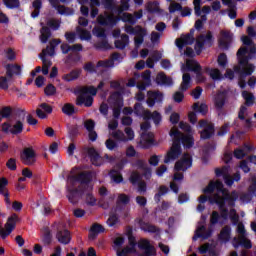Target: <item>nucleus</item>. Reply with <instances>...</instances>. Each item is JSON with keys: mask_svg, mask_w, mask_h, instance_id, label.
Instances as JSON below:
<instances>
[{"mask_svg": "<svg viewBox=\"0 0 256 256\" xmlns=\"http://www.w3.org/2000/svg\"><path fill=\"white\" fill-rule=\"evenodd\" d=\"M216 191V193L213 195V197H209V201H212L216 205H218L221 216L224 219H227L229 215V209L225 208V201H228L229 205L233 207L235 205V199L231 196L228 189H225V186H223V182L216 180H211L207 187L203 189V193L205 195H209Z\"/></svg>", "mask_w": 256, "mask_h": 256, "instance_id": "f257e3e1", "label": "nucleus"}, {"mask_svg": "<svg viewBox=\"0 0 256 256\" xmlns=\"http://www.w3.org/2000/svg\"><path fill=\"white\" fill-rule=\"evenodd\" d=\"M170 137L172 138L173 143L164 157V163L166 164L177 161V159L181 157V153H183L181 144H183V147H185V149H191V147L195 145V140L193 139V136L185 135L175 127L170 130Z\"/></svg>", "mask_w": 256, "mask_h": 256, "instance_id": "f03ea898", "label": "nucleus"}, {"mask_svg": "<svg viewBox=\"0 0 256 256\" xmlns=\"http://www.w3.org/2000/svg\"><path fill=\"white\" fill-rule=\"evenodd\" d=\"M103 87H105V82L101 81L97 88L89 86L78 89L76 92L78 93L76 105H78V107H81L82 105L85 107H91L93 105V97L97 95V89L101 90Z\"/></svg>", "mask_w": 256, "mask_h": 256, "instance_id": "7ed1b4c3", "label": "nucleus"}, {"mask_svg": "<svg viewBox=\"0 0 256 256\" xmlns=\"http://www.w3.org/2000/svg\"><path fill=\"white\" fill-rule=\"evenodd\" d=\"M68 181L71 185H75V183H80V186L75 189H86L87 191H93V185H91V181H93V173L91 171H82L76 175L68 176Z\"/></svg>", "mask_w": 256, "mask_h": 256, "instance_id": "20e7f679", "label": "nucleus"}, {"mask_svg": "<svg viewBox=\"0 0 256 256\" xmlns=\"http://www.w3.org/2000/svg\"><path fill=\"white\" fill-rule=\"evenodd\" d=\"M124 29L128 35H136V37H134L135 47H141V45H143V41H145V37L147 36V29L141 27V25H136L135 27L125 25Z\"/></svg>", "mask_w": 256, "mask_h": 256, "instance_id": "39448f33", "label": "nucleus"}, {"mask_svg": "<svg viewBox=\"0 0 256 256\" xmlns=\"http://www.w3.org/2000/svg\"><path fill=\"white\" fill-rule=\"evenodd\" d=\"M213 32L208 31L206 34H200L196 37V43L194 49L196 51V55H201L203 53V49L205 47H213Z\"/></svg>", "mask_w": 256, "mask_h": 256, "instance_id": "423d86ee", "label": "nucleus"}, {"mask_svg": "<svg viewBox=\"0 0 256 256\" xmlns=\"http://www.w3.org/2000/svg\"><path fill=\"white\" fill-rule=\"evenodd\" d=\"M215 175L216 177H223L224 183L227 185V187H232L235 181H241V173L236 172L235 174H233V176H231V174H229V166L216 168Z\"/></svg>", "mask_w": 256, "mask_h": 256, "instance_id": "0eeeda50", "label": "nucleus"}, {"mask_svg": "<svg viewBox=\"0 0 256 256\" xmlns=\"http://www.w3.org/2000/svg\"><path fill=\"white\" fill-rule=\"evenodd\" d=\"M17 221H19V216L16 213L12 214L8 218L4 228H3V222L0 220V237H1V239H7V237H9V235H11V233H13V231L15 230V227L17 225Z\"/></svg>", "mask_w": 256, "mask_h": 256, "instance_id": "6e6552de", "label": "nucleus"}, {"mask_svg": "<svg viewBox=\"0 0 256 256\" xmlns=\"http://www.w3.org/2000/svg\"><path fill=\"white\" fill-rule=\"evenodd\" d=\"M140 128L142 131H144V133H142L141 145L143 149H149V147H152L153 143H155V140H154L155 136L153 135V133L151 132L147 133V131L151 129V123L143 122L140 125Z\"/></svg>", "mask_w": 256, "mask_h": 256, "instance_id": "1a4fd4ad", "label": "nucleus"}, {"mask_svg": "<svg viewBox=\"0 0 256 256\" xmlns=\"http://www.w3.org/2000/svg\"><path fill=\"white\" fill-rule=\"evenodd\" d=\"M199 127L203 130L200 131L201 139H211L215 135V124L207 120H200Z\"/></svg>", "mask_w": 256, "mask_h": 256, "instance_id": "9d476101", "label": "nucleus"}, {"mask_svg": "<svg viewBox=\"0 0 256 256\" xmlns=\"http://www.w3.org/2000/svg\"><path fill=\"white\" fill-rule=\"evenodd\" d=\"M118 21L119 17L115 16L114 14H108L107 12L100 14L97 17V23L103 27H115Z\"/></svg>", "mask_w": 256, "mask_h": 256, "instance_id": "9b49d317", "label": "nucleus"}, {"mask_svg": "<svg viewBox=\"0 0 256 256\" xmlns=\"http://www.w3.org/2000/svg\"><path fill=\"white\" fill-rule=\"evenodd\" d=\"M193 165V158L189 153H184L174 165L175 171H187Z\"/></svg>", "mask_w": 256, "mask_h": 256, "instance_id": "f8f14e48", "label": "nucleus"}, {"mask_svg": "<svg viewBox=\"0 0 256 256\" xmlns=\"http://www.w3.org/2000/svg\"><path fill=\"white\" fill-rule=\"evenodd\" d=\"M2 131L3 133H11V135H21L23 133V122L17 120L13 126L9 122H4Z\"/></svg>", "mask_w": 256, "mask_h": 256, "instance_id": "ddd939ff", "label": "nucleus"}, {"mask_svg": "<svg viewBox=\"0 0 256 256\" xmlns=\"http://www.w3.org/2000/svg\"><path fill=\"white\" fill-rule=\"evenodd\" d=\"M37 154L31 147L24 148L20 154V159L24 165H33L35 163Z\"/></svg>", "mask_w": 256, "mask_h": 256, "instance_id": "4468645a", "label": "nucleus"}, {"mask_svg": "<svg viewBox=\"0 0 256 256\" xmlns=\"http://www.w3.org/2000/svg\"><path fill=\"white\" fill-rule=\"evenodd\" d=\"M7 77L11 80L15 81L16 77H21L23 73V68L19 64H6L4 66Z\"/></svg>", "mask_w": 256, "mask_h": 256, "instance_id": "2eb2a0df", "label": "nucleus"}, {"mask_svg": "<svg viewBox=\"0 0 256 256\" xmlns=\"http://www.w3.org/2000/svg\"><path fill=\"white\" fill-rule=\"evenodd\" d=\"M139 249L143 251L140 256H155L157 252L155 251V246L151 245V242L147 239H142L138 243Z\"/></svg>", "mask_w": 256, "mask_h": 256, "instance_id": "dca6fc26", "label": "nucleus"}, {"mask_svg": "<svg viewBox=\"0 0 256 256\" xmlns=\"http://www.w3.org/2000/svg\"><path fill=\"white\" fill-rule=\"evenodd\" d=\"M84 151L87 153L92 165H95L96 167H101V165L103 164V157L99 155V152H97L95 148L86 147L84 148Z\"/></svg>", "mask_w": 256, "mask_h": 256, "instance_id": "f3484780", "label": "nucleus"}, {"mask_svg": "<svg viewBox=\"0 0 256 256\" xmlns=\"http://www.w3.org/2000/svg\"><path fill=\"white\" fill-rule=\"evenodd\" d=\"M221 37L218 40L220 49H224V51H227L229 49V45L231 44V41L233 39V34L229 31L222 30L220 32Z\"/></svg>", "mask_w": 256, "mask_h": 256, "instance_id": "a211bd4d", "label": "nucleus"}, {"mask_svg": "<svg viewBox=\"0 0 256 256\" xmlns=\"http://www.w3.org/2000/svg\"><path fill=\"white\" fill-rule=\"evenodd\" d=\"M232 243L235 248L241 246L244 247V249H251V247H253L251 240L247 238V234L234 237Z\"/></svg>", "mask_w": 256, "mask_h": 256, "instance_id": "6ab92c4d", "label": "nucleus"}, {"mask_svg": "<svg viewBox=\"0 0 256 256\" xmlns=\"http://www.w3.org/2000/svg\"><path fill=\"white\" fill-rule=\"evenodd\" d=\"M141 79L143 82H138L136 86L139 91H145L147 87H151V70H145L142 72Z\"/></svg>", "mask_w": 256, "mask_h": 256, "instance_id": "aec40b11", "label": "nucleus"}, {"mask_svg": "<svg viewBox=\"0 0 256 256\" xmlns=\"http://www.w3.org/2000/svg\"><path fill=\"white\" fill-rule=\"evenodd\" d=\"M147 95L148 98L146 100V103L148 107H155V103L163 101V94H161V92L148 91Z\"/></svg>", "mask_w": 256, "mask_h": 256, "instance_id": "412c9836", "label": "nucleus"}, {"mask_svg": "<svg viewBox=\"0 0 256 256\" xmlns=\"http://www.w3.org/2000/svg\"><path fill=\"white\" fill-rule=\"evenodd\" d=\"M235 73H239L240 77L245 78L253 75V72L255 71V66L253 64H247L246 66H243L241 69V66H234Z\"/></svg>", "mask_w": 256, "mask_h": 256, "instance_id": "4be33fe9", "label": "nucleus"}, {"mask_svg": "<svg viewBox=\"0 0 256 256\" xmlns=\"http://www.w3.org/2000/svg\"><path fill=\"white\" fill-rule=\"evenodd\" d=\"M175 43L176 47L182 51L183 47H186V45H193V43H195V38H192L187 34H182L180 38L176 39Z\"/></svg>", "mask_w": 256, "mask_h": 256, "instance_id": "5701e85b", "label": "nucleus"}, {"mask_svg": "<svg viewBox=\"0 0 256 256\" xmlns=\"http://www.w3.org/2000/svg\"><path fill=\"white\" fill-rule=\"evenodd\" d=\"M58 45H61V39H52L49 42V46H47L46 49L42 50V53L40 55H43L45 57L49 55L50 57H53L55 55V49Z\"/></svg>", "mask_w": 256, "mask_h": 256, "instance_id": "b1692460", "label": "nucleus"}, {"mask_svg": "<svg viewBox=\"0 0 256 256\" xmlns=\"http://www.w3.org/2000/svg\"><path fill=\"white\" fill-rule=\"evenodd\" d=\"M225 103H227V94L225 92H218L214 98V105L217 111H223Z\"/></svg>", "mask_w": 256, "mask_h": 256, "instance_id": "393cba45", "label": "nucleus"}, {"mask_svg": "<svg viewBox=\"0 0 256 256\" xmlns=\"http://www.w3.org/2000/svg\"><path fill=\"white\" fill-rule=\"evenodd\" d=\"M91 192L92 191H89L87 189H74V193H83L84 195H86L87 205H90V207H95V205H97V199L95 198V196H93V193Z\"/></svg>", "mask_w": 256, "mask_h": 256, "instance_id": "a878e982", "label": "nucleus"}, {"mask_svg": "<svg viewBox=\"0 0 256 256\" xmlns=\"http://www.w3.org/2000/svg\"><path fill=\"white\" fill-rule=\"evenodd\" d=\"M108 102L112 107H123V96L120 92H113L110 94Z\"/></svg>", "mask_w": 256, "mask_h": 256, "instance_id": "bb28decb", "label": "nucleus"}, {"mask_svg": "<svg viewBox=\"0 0 256 256\" xmlns=\"http://www.w3.org/2000/svg\"><path fill=\"white\" fill-rule=\"evenodd\" d=\"M56 239L62 245H69L71 243V232L69 230H60L56 234Z\"/></svg>", "mask_w": 256, "mask_h": 256, "instance_id": "cd10ccee", "label": "nucleus"}, {"mask_svg": "<svg viewBox=\"0 0 256 256\" xmlns=\"http://www.w3.org/2000/svg\"><path fill=\"white\" fill-rule=\"evenodd\" d=\"M218 239L221 243H229L231 241V226H224L220 231Z\"/></svg>", "mask_w": 256, "mask_h": 256, "instance_id": "c85d7f7f", "label": "nucleus"}, {"mask_svg": "<svg viewBox=\"0 0 256 256\" xmlns=\"http://www.w3.org/2000/svg\"><path fill=\"white\" fill-rule=\"evenodd\" d=\"M241 95H242V98L244 99L243 105L245 107H253V105H255V94L247 90H243Z\"/></svg>", "mask_w": 256, "mask_h": 256, "instance_id": "c756f323", "label": "nucleus"}, {"mask_svg": "<svg viewBox=\"0 0 256 256\" xmlns=\"http://www.w3.org/2000/svg\"><path fill=\"white\" fill-rule=\"evenodd\" d=\"M60 3H66L67 0H49L50 5L56 9V11H58V13L60 15H65L67 14V11L69 10V8L63 6V5H59Z\"/></svg>", "mask_w": 256, "mask_h": 256, "instance_id": "7c9ffc66", "label": "nucleus"}, {"mask_svg": "<svg viewBox=\"0 0 256 256\" xmlns=\"http://www.w3.org/2000/svg\"><path fill=\"white\" fill-rule=\"evenodd\" d=\"M139 225L140 229L145 233H161V229H159V227L152 225L150 223L140 221Z\"/></svg>", "mask_w": 256, "mask_h": 256, "instance_id": "2f4dec72", "label": "nucleus"}, {"mask_svg": "<svg viewBox=\"0 0 256 256\" xmlns=\"http://www.w3.org/2000/svg\"><path fill=\"white\" fill-rule=\"evenodd\" d=\"M132 167L139 169L140 171H145V173L151 175V168H149V165H147V161L143 159H137L132 163Z\"/></svg>", "mask_w": 256, "mask_h": 256, "instance_id": "473e14b6", "label": "nucleus"}, {"mask_svg": "<svg viewBox=\"0 0 256 256\" xmlns=\"http://www.w3.org/2000/svg\"><path fill=\"white\" fill-rule=\"evenodd\" d=\"M31 8L33 11L31 12V17L33 19H37L41 13V9H43V1L42 0H34L32 2Z\"/></svg>", "mask_w": 256, "mask_h": 256, "instance_id": "72a5a7b5", "label": "nucleus"}, {"mask_svg": "<svg viewBox=\"0 0 256 256\" xmlns=\"http://www.w3.org/2000/svg\"><path fill=\"white\" fill-rule=\"evenodd\" d=\"M116 49L123 51L127 45H129V35L122 34L118 40L114 42Z\"/></svg>", "mask_w": 256, "mask_h": 256, "instance_id": "f704fd0d", "label": "nucleus"}, {"mask_svg": "<svg viewBox=\"0 0 256 256\" xmlns=\"http://www.w3.org/2000/svg\"><path fill=\"white\" fill-rule=\"evenodd\" d=\"M144 121H149V119H152L155 123V125H159V123H161V113H159L158 111H154L153 113L149 111H146L144 114Z\"/></svg>", "mask_w": 256, "mask_h": 256, "instance_id": "c9c22d12", "label": "nucleus"}, {"mask_svg": "<svg viewBox=\"0 0 256 256\" xmlns=\"http://www.w3.org/2000/svg\"><path fill=\"white\" fill-rule=\"evenodd\" d=\"M156 82L161 85H173V79L168 77L164 72H160L156 76Z\"/></svg>", "mask_w": 256, "mask_h": 256, "instance_id": "e433bc0d", "label": "nucleus"}, {"mask_svg": "<svg viewBox=\"0 0 256 256\" xmlns=\"http://www.w3.org/2000/svg\"><path fill=\"white\" fill-rule=\"evenodd\" d=\"M51 39V29L47 26H42L40 29V41L41 43H47Z\"/></svg>", "mask_w": 256, "mask_h": 256, "instance_id": "4c0bfd02", "label": "nucleus"}, {"mask_svg": "<svg viewBox=\"0 0 256 256\" xmlns=\"http://www.w3.org/2000/svg\"><path fill=\"white\" fill-rule=\"evenodd\" d=\"M90 232V237H92V239H95V237H97L99 233H105V227H103V225L99 223H94L90 228Z\"/></svg>", "mask_w": 256, "mask_h": 256, "instance_id": "58836bf2", "label": "nucleus"}, {"mask_svg": "<svg viewBox=\"0 0 256 256\" xmlns=\"http://www.w3.org/2000/svg\"><path fill=\"white\" fill-rule=\"evenodd\" d=\"M206 227L204 225L196 229V235L193 236V241H197V238L202 237V239H209L211 237V232L205 233Z\"/></svg>", "mask_w": 256, "mask_h": 256, "instance_id": "ea45409f", "label": "nucleus"}, {"mask_svg": "<svg viewBox=\"0 0 256 256\" xmlns=\"http://www.w3.org/2000/svg\"><path fill=\"white\" fill-rule=\"evenodd\" d=\"M81 75V70H72L70 73L65 74L62 76L63 81H66L67 83L71 81H75L76 79H79V76Z\"/></svg>", "mask_w": 256, "mask_h": 256, "instance_id": "a19ab883", "label": "nucleus"}, {"mask_svg": "<svg viewBox=\"0 0 256 256\" xmlns=\"http://www.w3.org/2000/svg\"><path fill=\"white\" fill-rule=\"evenodd\" d=\"M191 87V74L184 73L182 76V83L180 85V91H187Z\"/></svg>", "mask_w": 256, "mask_h": 256, "instance_id": "79ce46f5", "label": "nucleus"}, {"mask_svg": "<svg viewBox=\"0 0 256 256\" xmlns=\"http://www.w3.org/2000/svg\"><path fill=\"white\" fill-rule=\"evenodd\" d=\"M167 193H169V187L160 185L158 188V193L154 195V201H156V203H161V197L167 195Z\"/></svg>", "mask_w": 256, "mask_h": 256, "instance_id": "37998d69", "label": "nucleus"}, {"mask_svg": "<svg viewBox=\"0 0 256 256\" xmlns=\"http://www.w3.org/2000/svg\"><path fill=\"white\" fill-rule=\"evenodd\" d=\"M186 67L188 71H193L194 73H199V71H203L201 65L195 60H187Z\"/></svg>", "mask_w": 256, "mask_h": 256, "instance_id": "c03bdc74", "label": "nucleus"}, {"mask_svg": "<svg viewBox=\"0 0 256 256\" xmlns=\"http://www.w3.org/2000/svg\"><path fill=\"white\" fill-rule=\"evenodd\" d=\"M11 83H13V80L7 74L0 76V89L2 91H7Z\"/></svg>", "mask_w": 256, "mask_h": 256, "instance_id": "a18cd8bd", "label": "nucleus"}, {"mask_svg": "<svg viewBox=\"0 0 256 256\" xmlns=\"http://www.w3.org/2000/svg\"><path fill=\"white\" fill-rule=\"evenodd\" d=\"M94 47L95 49H98V51H108V49H111V45L107 41V38H103L101 41H98Z\"/></svg>", "mask_w": 256, "mask_h": 256, "instance_id": "49530a36", "label": "nucleus"}, {"mask_svg": "<svg viewBox=\"0 0 256 256\" xmlns=\"http://www.w3.org/2000/svg\"><path fill=\"white\" fill-rule=\"evenodd\" d=\"M12 114H13V108H11V106L3 107L0 110V123L1 121H3V119H9V117H11Z\"/></svg>", "mask_w": 256, "mask_h": 256, "instance_id": "de8ad7c7", "label": "nucleus"}, {"mask_svg": "<svg viewBox=\"0 0 256 256\" xmlns=\"http://www.w3.org/2000/svg\"><path fill=\"white\" fill-rule=\"evenodd\" d=\"M62 113H64V115H67L68 117L75 115V106L71 103L64 104V106L62 107Z\"/></svg>", "mask_w": 256, "mask_h": 256, "instance_id": "09e8293b", "label": "nucleus"}, {"mask_svg": "<svg viewBox=\"0 0 256 256\" xmlns=\"http://www.w3.org/2000/svg\"><path fill=\"white\" fill-rule=\"evenodd\" d=\"M193 110L196 113H201V115H207V111H209V108L206 104H199V102L194 103Z\"/></svg>", "mask_w": 256, "mask_h": 256, "instance_id": "8fccbe9b", "label": "nucleus"}, {"mask_svg": "<svg viewBox=\"0 0 256 256\" xmlns=\"http://www.w3.org/2000/svg\"><path fill=\"white\" fill-rule=\"evenodd\" d=\"M131 202V197L125 193L119 194L116 205H129Z\"/></svg>", "mask_w": 256, "mask_h": 256, "instance_id": "3c124183", "label": "nucleus"}, {"mask_svg": "<svg viewBox=\"0 0 256 256\" xmlns=\"http://www.w3.org/2000/svg\"><path fill=\"white\" fill-rule=\"evenodd\" d=\"M109 175L114 183H123V175H121V172L117 170H112L110 171Z\"/></svg>", "mask_w": 256, "mask_h": 256, "instance_id": "603ef678", "label": "nucleus"}, {"mask_svg": "<svg viewBox=\"0 0 256 256\" xmlns=\"http://www.w3.org/2000/svg\"><path fill=\"white\" fill-rule=\"evenodd\" d=\"M122 21L124 23H129L130 25H135L137 23V18L131 13H123L122 14Z\"/></svg>", "mask_w": 256, "mask_h": 256, "instance_id": "864d4df0", "label": "nucleus"}, {"mask_svg": "<svg viewBox=\"0 0 256 256\" xmlns=\"http://www.w3.org/2000/svg\"><path fill=\"white\" fill-rule=\"evenodd\" d=\"M92 33L95 35V37L107 39V34L105 33L104 28L101 26H95L92 30Z\"/></svg>", "mask_w": 256, "mask_h": 256, "instance_id": "5fc2aeb1", "label": "nucleus"}, {"mask_svg": "<svg viewBox=\"0 0 256 256\" xmlns=\"http://www.w3.org/2000/svg\"><path fill=\"white\" fill-rule=\"evenodd\" d=\"M147 111L149 110H145V107H143V104L141 103H136L134 105V112L136 113V115H140L141 117H143L144 120H145V113H147Z\"/></svg>", "mask_w": 256, "mask_h": 256, "instance_id": "6e6d98bb", "label": "nucleus"}, {"mask_svg": "<svg viewBox=\"0 0 256 256\" xmlns=\"http://www.w3.org/2000/svg\"><path fill=\"white\" fill-rule=\"evenodd\" d=\"M111 136L113 137V139H115L116 141H122L125 142L128 139L125 136V133H123V131L121 130H116L114 132L111 133Z\"/></svg>", "mask_w": 256, "mask_h": 256, "instance_id": "4d7b16f0", "label": "nucleus"}, {"mask_svg": "<svg viewBox=\"0 0 256 256\" xmlns=\"http://www.w3.org/2000/svg\"><path fill=\"white\" fill-rule=\"evenodd\" d=\"M77 33L80 36V39L83 41H89V39H91V32H89L88 30H85L83 28H77Z\"/></svg>", "mask_w": 256, "mask_h": 256, "instance_id": "13d9d810", "label": "nucleus"}, {"mask_svg": "<svg viewBox=\"0 0 256 256\" xmlns=\"http://www.w3.org/2000/svg\"><path fill=\"white\" fill-rule=\"evenodd\" d=\"M129 181L132 185L141 183V174H139L137 171H133L129 177Z\"/></svg>", "mask_w": 256, "mask_h": 256, "instance_id": "bf43d9fd", "label": "nucleus"}, {"mask_svg": "<svg viewBox=\"0 0 256 256\" xmlns=\"http://www.w3.org/2000/svg\"><path fill=\"white\" fill-rule=\"evenodd\" d=\"M3 3L8 9H17L21 5L19 0H3Z\"/></svg>", "mask_w": 256, "mask_h": 256, "instance_id": "052dcab7", "label": "nucleus"}, {"mask_svg": "<svg viewBox=\"0 0 256 256\" xmlns=\"http://www.w3.org/2000/svg\"><path fill=\"white\" fill-rule=\"evenodd\" d=\"M46 25L48 28L50 27V29H52L53 31H57V29H59V27H61V23L55 19L48 20Z\"/></svg>", "mask_w": 256, "mask_h": 256, "instance_id": "680f3d73", "label": "nucleus"}, {"mask_svg": "<svg viewBox=\"0 0 256 256\" xmlns=\"http://www.w3.org/2000/svg\"><path fill=\"white\" fill-rule=\"evenodd\" d=\"M137 251L134 248H130V246L124 247L121 251L117 250V256H127L129 253H135Z\"/></svg>", "mask_w": 256, "mask_h": 256, "instance_id": "e2e57ef3", "label": "nucleus"}, {"mask_svg": "<svg viewBox=\"0 0 256 256\" xmlns=\"http://www.w3.org/2000/svg\"><path fill=\"white\" fill-rule=\"evenodd\" d=\"M217 61H218L219 67H222L223 69H225L227 67V54L221 53L218 56Z\"/></svg>", "mask_w": 256, "mask_h": 256, "instance_id": "0e129e2a", "label": "nucleus"}, {"mask_svg": "<svg viewBox=\"0 0 256 256\" xmlns=\"http://www.w3.org/2000/svg\"><path fill=\"white\" fill-rule=\"evenodd\" d=\"M115 63H113V60H100L98 61L96 67H104V69H107L108 67H113Z\"/></svg>", "mask_w": 256, "mask_h": 256, "instance_id": "69168bd1", "label": "nucleus"}, {"mask_svg": "<svg viewBox=\"0 0 256 256\" xmlns=\"http://www.w3.org/2000/svg\"><path fill=\"white\" fill-rule=\"evenodd\" d=\"M44 93L45 95H47L48 97L53 96L55 93H57V88H55V86H53V84H48L45 89H44Z\"/></svg>", "mask_w": 256, "mask_h": 256, "instance_id": "338daca9", "label": "nucleus"}, {"mask_svg": "<svg viewBox=\"0 0 256 256\" xmlns=\"http://www.w3.org/2000/svg\"><path fill=\"white\" fill-rule=\"evenodd\" d=\"M245 155H247V153H245V149L243 148H236L234 150V157L236 159H244Z\"/></svg>", "mask_w": 256, "mask_h": 256, "instance_id": "774afa93", "label": "nucleus"}]
</instances>
